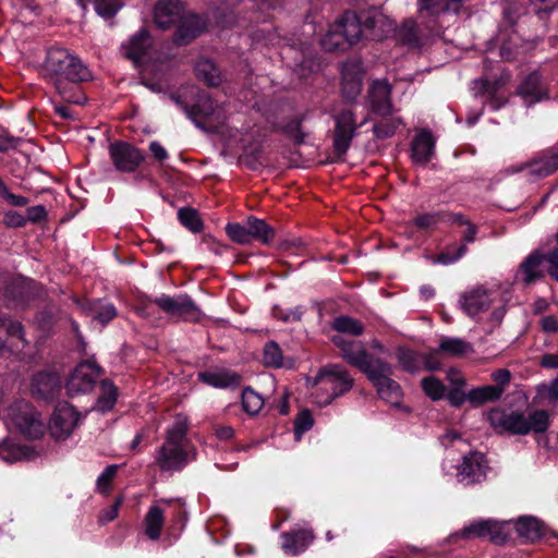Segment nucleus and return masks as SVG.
I'll use <instances>...</instances> for the list:
<instances>
[{
	"mask_svg": "<svg viewBox=\"0 0 558 558\" xmlns=\"http://www.w3.org/2000/svg\"><path fill=\"white\" fill-rule=\"evenodd\" d=\"M44 69L64 101L76 105L86 101L80 83L88 81L92 74L76 54L62 47H52L47 51Z\"/></svg>",
	"mask_w": 558,
	"mask_h": 558,
	"instance_id": "nucleus-1",
	"label": "nucleus"
},
{
	"mask_svg": "<svg viewBox=\"0 0 558 558\" xmlns=\"http://www.w3.org/2000/svg\"><path fill=\"white\" fill-rule=\"evenodd\" d=\"M341 356L363 372L377 388L378 396L386 402L398 405L402 391L400 385L391 378L392 367L387 362L371 355L359 343H351L341 336L333 338Z\"/></svg>",
	"mask_w": 558,
	"mask_h": 558,
	"instance_id": "nucleus-2",
	"label": "nucleus"
},
{
	"mask_svg": "<svg viewBox=\"0 0 558 558\" xmlns=\"http://www.w3.org/2000/svg\"><path fill=\"white\" fill-rule=\"evenodd\" d=\"M391 25L381 14L357 15L354 12H345L337 19L322 38V46L327 51H343L357 44L363 37L379 40Z\"/></svg>",
	"mask_w": 558,
	"mask_h": 558,
	"instance_id": "nucleus-3",
	"label": "nucleus"
},
{
	"mask_svg": "<svg viewBox=\"0 0 558 558\" xmlns=\"http://www.w3.org/2000/svg\"><path fill=\"white\" fill-rule=\"evenodd\" d=\"M189 420L177 414L173 423L166 429L162 445L157 449L155 463L162 472H177L194 459L193 448L187 438Z\"/></svg>",
	"mask_w": 558,
	"mask_h": 558,
	"instance_id": "nucleus-4",
	"label": "nucleus"
},
{
	"mask_svg": "<svg viewBox=\"0 0 558 558\" xmlns=\"http://www.w3.org/2000/svg\"><path fill=\"white\" fill-rule=\"evenodd\" d=\"M487 420L497 432H509L515 435L544 433L549 425V414L545 410H536L529 416L518 411L492 410Z\"/></svg>",
	"mask_w": 558,
	"mask_h": 558,
	"instance_id": "nucleus-5",
	"label": "nucleus"
},
{
	"mask_svg": "<svg viewBox=\"0 0 558 558\" xmlns=\"http://www.w3.org/2000/svg\"><path fill=\"white\" fill-rule=\"evenodd\" d=\"M353 386V379L349 373L339 365L323 367L311 383L312 402L324 407L333 399L348 392Z\"/></svg>",
	"mask_w": 558,
	"mask_h": 558,
	"instance_id": "nucleus-6",
	"label": "nucleus"
},
{
	"mask_svg": "<svg viewBox=\"0 0 558 558\" xmlns=\"http://www.w3.org/2000/svg\"><path fill=\"white\" fill-rule=\"evenodd\" d=\"M154 305L158 306L168 316L185 322H198L202 317L201 310L186 294L174 296L161 294L145 302L137 308V313L143 317H149Z\"/></svg>",
	"mask_w": 558,
	"mask_h": 558,
	"instance_id": "nucleus-7",
	"label": "nucleus"
},
{
	"mask_svg": "<svg viewBox=\"0 0 558 558\" xmlns=\"http://www.w3.org/2000/svg\"><path fill=\"white\" fill-rule=\"evenodd\" d=\"M7 424L28 438H39L44 434V423L39 414L26 401L20 400L10 405Z\"/></svg>",
	"mask_w": 558,
	"mask_h": 558,
	"instance_id": "nucleus-8",
	"label": "nucleus"
},
{
	"mask_svg": "<svg viewBox=\"0 0 558 558\" xmlns=\"http://www.w3.org/2000/svg\"><path fill=\"white\" fill-rule=\"evenodd\" d=\"M82 421L83 415L72 404L59 402L50 417L49 433L56 440H65Z\"/></svg>",
	"mask_w": 558,
	"mask_h": 558,
	"instance_id": "nucleus-9",
	"label": "nucleus"
},
{
	"mask_svg": "<svg viewBox=\"0 0 558 558\" xmlns=\"http://www.w3.org/2000/svg\"><path fill=\"white\" fill-rule=\"evenodd\" d=\"M108 153L114 169L119 172H135L145 160V154L140 148L123 141L111 143Z\"/></svg>",
	"mask_w": 558,
	"mask_h": 558,
	"instance_id": "nucleus-10",
	"label": "nucleus"
},
{
	"mask_svg": "<svg viewBox=\"0 0 558 558\" xmlns=\"http://www.w3.org/2000/svg\"><path fill=\"white\" fill-rule=\"evenodd\" d=\"M100 367L94 361L80 363L66 381V391L71 397L90 391L100 375Z\"/></svg>",
	"mask_w": 558,
	"mask_h": 558,
	"instance_id": "nucleus-11",
	"label": "nucleus"
},
{
	"mask_svg": "<svg viewBox=\"0 0 558 558\" xmlns=\"http://www.w3.org/2000/svg\"><path fill=\"white\" fill-rule=\"evenodd\" d=\"M506 521H497L494 519L475 520L461 531L464 538H489L495 544H502L508 537L506 531Z\"/></svg>",
	"mask_w": 558,
	"mask_h": 558,
	"instance_id": "nucleus-12",
	"label": "nucleus"
},
{
	"mask_svg": "<svg viewBox=\"0 0 558 558\" xmlns=\"http://www.w3.org/2000/svg\"><path fill=\"white\" fill-rule=\"evenodd\" d=\"M496 290L476 287L465 291L460 296L459 302L468 316L477 318L480 314L486 312L496 302Z\"/></svg>",
	"mask_w": 558,
	"mask_h": 558,
	"instance_id": "nucleus-13",
	"label": "nucleus"
},
{
	"mask_svg": "<svg viewBox=\"0 0 558 558\" xmlns=\"http://www.w3.org/2000/svg\"><path fill=\"white\" fill-rule=\"evenodd\" d=\"M546 255L539 250L533 251L520 264L514 279L530 286L544 278Z\"/></svg>",
	"mask_w": 558,
	"mask_h": 558,
	"instance_id": "nucleus-14",
	"label": "nucleus"
},
{
	"mask_svg": "<svg viewBox=\"0 0 558 558\" xmlns=\"http://www.w3.org/2000/svg\"><path fill=\"white\" fill-rule=\"evenodd\" d=\"M357 124L351 110H343L336 117L333 147L338 155H343L350 147Z\"/></svg>",
	"mask_w": 558,
	"mask_h": 558,
	"instance_id": "nucleus-15",
	"label": "nucleus"
},
{
	"mask_svg": "<svg viewBox=\"0 0 558 558\" xmlns=\"http://www.w3.org/2000/svg\"><path fill=\"white\" fill-rule=\"evenodd\" d=\"M487 470L485 457L481 452H471L463 458L462 463L458 469V478L465 484H473L481 482Z\"/></svg>",
	"mask_w": 558,
	"mask_h": 558,
	"instance_id": "nucleus-16",
	"label": "nucleus"
},
{
	"mask_svg": "<svg viewBox=\"0 0 558 558\" xmlns=\"http://www.w3.org/2000/svg\"><path fill=\"white\" fill-rule=\"evenodd\" d=\"M183 12L181 0H158L153 12L154 23L160 29H168L182 17Z\"/></svg>",
	"mask_w": 558,
	"mask_h": 558,
	"instance_id": "nucleus-17",
	"label": "nucleus"
},
{
	"mask_svg": "<svg viewBox=\"0 0 558 558\" xmlns=\"http://www.w3.org/2000/svg\"><path fill=\"white\" fill-rule=\"evenodd\" d=\"M151 47L153 39L149 32L141 28L122 44L121 50L125 58L137 64L149 53Z\"/></svg>",
	"mask_w": 558,
	"mask_h": 558,
	"instance_id": "nucleus-18",
	"label": "nucleus"
},
{
	"mask_svg": "<svg viewBox=\"0 0 558 558\" xmlns=\"http://www.w3.org/2000/svg\"><path fill=\"white\" fill-rule=\"evenodd\" d=\"M179 26L174 34V43L178 45H187L194 40L199 34H202L207 24L206 21L196 14L182 13V17L179 19Z\"/></svg>",
	"mask_w": 558,
	"mask_h": 558,
	"instance_id": "nucleus-19",
	"label": "nucleus"
},
{
	"mask_svg": "<svg viewBox=\"0 0 558 558\" xmlns=\"http://www.w3.org/2000/svg\"><path fill=\"white\" fill-rule=\"evenodd\" d=\"M391 86L387 81H374L368 90V101L373 112L383 117L392 112L390 100Z\"/></svg>",
	"mask_w": 558,
	"mask_h": 558,
	"instance_id": "nucleus-20",
	"label": "nucleus"
},
{
	"mask_svg": "<svg viewBox=\"0 0 558 558\" xmlns=\"http://www.w3.org/2000/svg\"><path fill=\"white\" fill-rule=\"evenodd\" d=\"M59 389L60 378L56 373L40 372L32 378L31 391L32 395L38 399H51Z\"/></svg>",
	"mask_w": 558,
	"mask_h": 558,
	"instance_id": "nucleus-21",
	"label": "nucleus"
},
{
	"mask_svg": "<svg viewBox=\"0 0 558 558\" xmlns=\"http://www.w3.org/2000/svg\"><path fill=\"white\" fill-rule=\"evenodd\" d=\"M282 549L287 555L296 556L303 553L314 539L312 530L298 529L281 534Z\"/></svg>",
	"mask_w": 558,
	"mask_h": 558,
	"instance_id": "nucleus-22",
	"label": "nucleus"
},
{
	"mask_svg": "<svg viewBox=\"0 0 558 558\" xmlns=\"http://www.w3.org/2000/svg\"><path fill=\"white\" fill-rule=\"evenodd\" d=\"M363 73L360 64L345 63L342 69V93L349 100H353L362 90Z\"/></svg>",
	"mask_w": 558,
	"mask_h": 558,
	"instance_id": "nucleus-23",
	"label": "nucleus"
},
{
	"mask_svg": "<svg viewBox=\"0 0 558 558\" xmlns=\"http://www.w3.org/2000/svg\"><path fill=\"white\" fill-rule=\"evenodd\" d=\"M435 141L429 131H421L412 142V159L415 163L425 166L434 155Z\"/></svg>",
	"mask_w": 558,
	"mask_h": 558,
	"instance_id": "nucleus-24",
	"label": "nucleus"
},
{
	"mask_svg": "<svg viewBox=\"0 0 558 558\" xmlns=\"http://www.w3.org/2000/svg\"><path fill=\"white\" fill-rule=\"evenodd\" d=\"M159 504L169 505L170 501L161 499L158 504L151 505L144 518L145 534L151 541L159 539L165 524V510Z\"/></svg>",
	"mask_w": 558,
	"mask_h": 558,
	"instance_id": "nucleus-25",
	"label": "nucleus"
},
{
	"mask_svg": "<svg viewBox=\"0 0 558 558\" xmlns=\"http://www.w3.org/2000/svg\"><path fill=\"white\" fill-rule=\"evenodd\" d=\"M525 167L529 168L530 173L534 175H549L558 168V148L545 154L527 165L520 166L518 169L512 170V172L522 171Z\"/></svg>",
	"mask_w": 558,
	"mask_h": 558,
	"instance_id": "nucleus-26",
	"label": "nucleus"
},
{
	"mask_svg": "<svg viewBox=\"0 0 558 558\" xmlns=\"http://www.w3.org/2000/svg\"><path fill=\"white\" fill-rule=\"evenodd\" d=\"M171 99L186 113V116L195 120L197 117L208 118L215 113L216 104L215 101L206 94H202L198 98V101L193 107L185 106L178 96L172 95Z\"/></svg>",
	"mask_w": 558,
	"mask_h": 558,
	"instance_id": "nucleus-27",
	"label": "nucleus"
},
{
	"mask_svg": "<svg viewBox=\"0 0 558 558\" xmlns=\"http://www.w3.org/2000/svg\"><path fill=\"white\" fill-rule=\"evenodd\" d=\"M519 94L524 98L527 105L535 104L546 98V93L542 88L541 76L537 73L527 75L520 85Z\"/></svg>",
	"mask_w": 558,
	"mask_h": 558,
	"instance_id": "nucleus-28",
	"label": "nucleus"
},
{
	"mask_svg": "<svg viewBox=\"0 0 558 558\" xmlns=\"http://www.w3.org/2000/svg\"><path fill=\"white\" fill-rule=\"evenodd\" d=\"M198 378L215 388H227L240 384V376L230 371L204 372L198 374Z\"/></svg>",
	"mask_w": 558,
	"mask_h": 558,
	"instance_id": "nucleus-29",
	"label": "nucleus"
},
{
	"mask_svg": "<svg viewBox=\"0 0 558 558\" xmlns=\"http://www.w3.org/2000/svg\"><path fill=\"white\" fill-rule=\"evenodd\" d=\"M331 327L333 330L339 332V335H335L331 338V341H333V338L337 336L343 337V339L347 341L344 335L360 336L364 331L363 324L360 320L349 316L336 317L331 324ZM348 342H350V340H348ZM332 343L335 344V342ZM351 343H359L363 348L360 342L351 341Z\"/></svg>",
	"mask_w": 558,
	"mask_h": 558,
	"instance_id": "nucleus-30",
	"label": "nucleus"
},
{
	"mask_svg": "<svg viewBox=\"0 0 558 558\" xmlns=\"http://www.w3.org/2000/svg\"><path fill=\"white\" fill-rule=\"evenodd\" d=\"M245 225L252 241L256 240L264 244H268L272 241L275 231L269 225L266 223L265 220L250 217L247 218Z\"/></svg>",
	"mask_w": 558,
	"mask_h": 558,
	"instance_id": "nucleus-31",
	"label": "nucleus"
},
{
	"mask_svg": "<svg viewBox=\"0 0 558 558\" xmlns=\"http://www.w3.org/2000/svg\"><path fill=\"white\" fill-rule=\"evenodd\" d=\"M31 449L21 446L11 439H4L0 442V459L4 462L13 463L23 459H28Z\"/></svg>",
	"mask_w": 558,
	"mask_h": 558,
	"instance_id": "nucleus-32",
	"label": "nucleus"
},
{
	"mask_svg": "<svg viewBox=\"0 0 558 558\" xmlns=\"http://www.w3.org/2000/svg\"><path fill=\"white\" fill-rule=\"evenodd\" d=\"M517 532L526 539L534 541L542 536V523L534 517H521L515 521Z\"/></svg>",
	"mask_w": 558,
	"mask_h": 558,
	"instance_id": "nucleus-33",
	"label": "nucleus"
},
{
	"mask_svg": "<svg viewBox=\"0 0 558 558\" xmlns=\"http://www.w3.org/2000/svg\"><path fill=\"white\" fill-rule=\"evenodd\" d=\"M501 398V389L492 385L473 388L468 392V401L474 405L492 402Z\"/></svg>",
	"mask_w": 558,
	"mask_h": 558,
	"instance_id": "nucleus-34",
	"label": "nucleus"
},
{
	"mask_svg": "<svg viewBox=\"0 0 558 558\" xmlns=\"http://www.w3.org/2000/svg\"><path fill=\"white\" fill-rule=\"evenodd\" d=\"M195 71L197 77L209 86H217L221 83L220 71L216 64L208 59L198 61Z\"/></svg>",
	"mask_w": 558,
	"mask_h": 558,
	"instance_id": "nucleus-35",
	"label": "nucleus"
},
{
	"mask_svg": "<svg viewBox=\"0 0 558 558\" xmlns=\"http://www.w3.org/2000/svg\"><path fill=\"white\" fill-rule=\"evenodd\" d=\"M88 314L93 319L106 325L117 316V310L113 304L97 300L89 304Z\"/></svg>",
	"mask_w": 558,
	"mask_h": 558,
	"instance_id": "nucleus-36",
	"label": "nucleus"
},
{
	"mask_svg": "<svg viewBox=\"0 0 558 558\" xmlns=\"http://www.w3.org/2000/svg\"><path fill=\"white\" fill-rule=\"evenodd\" d=\"M439 351L451 356H462L472 352V345L460 338L445 337L440 340Z\"/></svg>",
	"mask_w": 558,
	"mask_h": 558,
	"instance_id": "nucleus-37",
	"label": "nucleus"
},
{
	"mask_svg": "<svg viewBox=\"0 0 558 558\" xmlns=\"http://www.w3.org/2000/svg\"><path fill=\"white\" fill-rule=\"evenodd\" d=\"M117 395L116 386L108 379L102 380L100 383V395L96 402L97 410L101 412L111 410L116 403Z\"/></svg>",
	"mask_w": 558,
	"mask_h": 558,
	"instance_id": "nucleus-38",
	"label": "nucleus"
},
{
	"mask_svg": "<svg viewBox=\"0 0 558 558\" xmlns=\"http://www.w3.org/2000/svg\"><path fill=\"white\" fill-rule=\"evenodd\" d=\"M4 328L11 340V347L19 349V344H25L23 326L17 322L8 320L4 316H0V329Z\"/></svg>",
	"mask_w": 558,
	"mask_h": 558,
	"instance_id": "nucleus-39",
	"label": "nucleus"
},
{
	"mask_svg": "<svg viewBox=\"0 0 558 558\" xmlns=\"http://www.w3.org/2000/svg\"><path fill=\"white\" fill-rule=\"evenodd\" d=\"M397 360L401 367L409 373H415L420 369L421 354L415 351L400 348L397 351Z\"/></svg>",
	"mask_w": 558,
	"mask_h": 558,
	"instance_id": "nucleus-40",
	"label": "nucleus"
},
{
	"mask_svg": "<svg viewBox=\"0 0 558 558\" xmlns=\"http://www.w3.org/2000/svg\"><path fill=\"white\" fill-rule=\"evenodd\" d=\"M264 400L260 395L251 388H245L242 392L243 410L250 415H256L263 408Z\"/></svg>",
	"mask_w": 558,
	"mask_h": 558,
	"instance_id": "nucleus-41",
	"label": "nucleus"
},
{
	"mask_svg": "<svg viewBox=\"0 0 558 558\" xmlns=\"http://www.w3.org/2000/svg\"><path fill=\"white\" fill-rule=\"evenodd\" d=\"M400 39L409 47H420L418 27L415 21H405L399 29Z\"/></svg>",
	"mask_w": 558,
	"mask_h": 558,
	"instance_id": "nucleus-42",
	"label": "nucleus"
},
{
	"mask_svg": "<svg viewBox=\"0 0 558 558\" xmlns=\"http://www.w3.org/2000/svg\"><path fill=\"white\" fill-rule=\"evenodd\" d=\"M180 222L192 232H199L203 228L202 220L196 210L192 208H181L178 213Z\"/></svg>",
	"mask_w": 558,
	"mask_h": 558,
	"instance_id": "nucleus-43",
	"label": "nucleus"
},
{
	"mask_svg": "<svg viewBox=\"0 0 558 558\" xmlns=\"http://www.w3.org/2000/svg\"><path fill=\"white\" fill-rule=\"evenodd\" d=\"M422 388L432 400H440L446 392L445 385L434 376L423 378Z\"/></svg>",
	"mask_w": 558,
	"mask_h": 558,
	"instance_id": "nucleus-44",
	"label": "nucleus"
},
{
	"mask_svg": "<svg viewBox=\"0 0 558 558\" xmlns=\"http://www.w3.org/2000/svg\"><path fill=\"white\" fill-rule=\"evenodd\" d=\"M399 119L384 118L379 123L374 124L373 131L377 138L391 137L400 125Z\"/></svg>",
	"mask_w": 558,
	"mask_h": 558,
	"instance_id": "nucleus-45",
	"label": "nucleus"
},
{
	"mask_svg": "<svg viewBox=\"0 0 558 558\" xmlns=\"http://www.w3.org/2000/svg\"><path fill=\"white\" fill-rule=\"evenodd\" d=\"M226 231L228 236L235 243L248 244L252 242V239L247 232L246 225H241L238 222L228 223L226 227Z\"/></svg>",
	"mask_w": 558,
	"mask_h": 558,
	"instance_id": "nucleus-46",
	"label": "nucleus"
},
{
	"mask_svg": "<svg viewBox=\"0 0 558 558\" xmlns=\"http://www.w3.org/2000/svg\"><path fill=\"white\" fill-rule=\"evenodd\" d=\"M466 251L468 248L464 244L451 245L437 256L436 262L444 265L452 264L460 259L466 253Z\"/></svg>",
	"mask_w": 558,
	"mask_h": 558,
	"instance_id": "nucleus-47",
	"label": "nucleus"
},
{
	"mask_svg": "<svg viewBox=\"0 0 558 558\" xmlns=\"http://www.w3.org/2000/svg\"><path fill=\"white\" fill-rule=\"evenodd\" d=\"M445 220V216L441 213H426L416 216L413 223L423 230L435 228L440 221Z\"/></svg>",
	"mask_w": 558,
	"mask_h": 558,
	"instance_id": "nucleus-48",
	"label": "nucleus"
},
{
	"mask_svg": "<svg viewBox=\"0 0 558 558\" xmlns=\"http://www.w3.org/2000/svg\"><path fill=\"white\" fill-rule=\"evenodd\" d=\"M314 424L313 416L308 410L301 411L294 421V435L300 440L302 435L310 430Z\"/></svg>",
	"mask_w": 558,
	"mask_h": 558,
	"instance_id": "nucleus-49",
	"label": "nucleus"
},
{
	"mask_svg": "<svg viewBox=\"0 0 558 558\" xmlns=\"http://www.w3.org/2000/svg\"><path fill=\"white\" fill-rule=\"evenodd\" d=\"M417 3L421 16L424 14L428 16H437L441 12L449 11L447 9V2L442 4L439 0H417Z\"/></svg>",
	"mask_w": 558,
	"mask_h": 558,
	"instance_id": "nucleus-50",
	"label": "nucleus"
},
{
	"mask_svg": "<svg viewBox=\"0 0 558 558\" xmlns=\"http://www.w3.org/2000/svg\"><path fill=\"white\" fill-rule=\"evenodd\" d=\"M264 362L266 365L280 367L282 365V353L276 342H268L264 348Z\"/></svg>",
	"mask_w": 558,
	"mask_h": 558,
	"instance_id": "nucleus-51",
	"label": "nucleus"
},
{
	"mask_svg": "<svg viewBox=\"0 0 558 558\" xmlns=\"http://www.w3.org/2000/svg\"><path fill=\"white\" fill-rule=\"evenodd\" d=\"M120 3L118 0H96L95 1V11L98 15L109 19L117 14L120 9Z\"/></svg>",
	"mask_w": 558,
	"mask_h": 558,
	"instance_id": "nucleus-52",
	"label": "nucleus"
},
{
	"mask_svg": "<svg viewBox=\"0 0 558 558\" xmlns=\"http://www.w3.org/2000/svg\"><path fill=\"white\" fill-rule=\"evenodd\" d=\"M118 471V465H108L97 478V489L101 494H107L110 489L112 480Z\"/></svg>",
	"mask_w": 558,
	"mask_h": 558,
	"instance_id": "nucleus-53",
	"label": "nucleus"
},
{
	"mask_svg": "<svg viewBox=\"0 0 558 558\" xmlns=\"http://www.w3.org/2000/svg\"><path fill=\"white\" fill-rule=\"evenodd\" d=\"M537 393L541 399L547 401L558 400V377L547 384H542L537 387Z\"/></svg>",
	"mask_w": 558,
	"mask_h": 558,
	"instance_id": "nucleus-54",
	"label": "nucleus"
},
{
	"mask_svg": "<svg viewBox=\"0 0 558 558\" xmlns=\"http://www.w3.org/2000/svg\"><path fill=\"white\" fill-rule=\"evenodd\" d=\"M492 379L495 381V385L492 386L494 388H500L502 396L511 380V374L507 368H499L492 374Z\"/></svg>",
	"mask_w": 558,
	"mask_h": 558,
	"instance_id": "nucleus-55",
	"label": "nucleus"
},
{
	"mask_svg": "<svg viewBox=\"0 0 558 558\" xmlns=\"http://www.w3.org/2000/svg\"><path fill=\"white\" fill-rule=\"evenodd\" d=\"M505 314H506L505 303L499 302V304H497L493 307V311L490 313L489 320H488V327H487L486 331L492 332L493 329L501 323Z\"/></svg>",
	"mask_w": 558,
	"mask_h": 558,
	"instance_id": "nucleus-56",
	"label": "nucleus"
},
{
	"mask_svg": "<svg viewBox=\"0 0 558 558\" xmlns=\"http://www.w3.org/2000/svg\"><path fill=\"white\" fill-rule=\"evenodd\" d=\"M439 348L428 353L421 354V363L427 371H437L441 366V362L438 359Z\"/></svg>",
	"mask_w": 558,
	"mask_h": 558,
	"instance_id": "nucleus-57",
	"label": "nucleus"
},
{
	"mask_svg": "<svg viewBox=\"0 0 558 558\" xmlns=\"http://www.w3.org/2000/svg\"><path fill=\"white\" fill-rule=\"evenodd\" d=\"M284 132L298 144L303 143L304 133L301 131V122L292 121L286 125Z\"/></svg>",
	"mask_w": 558,
	"mask_h": 558,
	"instance_id": "nucleus-58",
	"label": "nucleus"
},
{
	"mask_svg": "<svg viewBox=\"0 0 558 558\" xmlns=\"http://www.w3.org/2000/svg\"><path fill=\"white\" fill-rule=\"evenodd\" d=\"M20 143H21V138L14 137L7 132L0 134V151L1 153L17 148Z\"/></svg>",
	"mask_w": 558,
	"mask_h": 558,
	"instance_id": "nucleus-59",
	"label": "nucleus"
},
{
	"mask_svg": "<svg viewBox=\"0 0 558 558\" xmlns=\"http://www.w3.org/2000/svg\"><path fill=\"white\" fill-rule=\"evenodd\" d=\"M546 262L548 263V272L553 279L558 282V248L550 251L546 255Z\"/></svg>",
	"mask_w": 558,
	"mask_h": 558,
	"instance_id": "nucleus-60",
	"label": "nucleus"
},
{
	"mask_svg": "<svg viewBox=\"0 0 558 558\" xmlns=\"http://www.w3.org/2000/svg\"><path fill=\"white\" fill-rule=\"evenodd\" d=\"M4 223L9 227H22L26 223V218L21 214L10 210L4 215Z\"/></svg>",
	"mask_w": 558,
	"mask_h": 558,
	"instance_id": "nucleus-61",
	"label": "nucleus"
},
{
	"mask_svg": "<svg viewBox=\"0 0 558 558\" xmlns=\"http://www.w3.org/2000/svg\"><path fill=\"white\" fill-rule=\"evenodd\" d=\"M447 399L451 405L460 407L464 401L468 400V393L463 392L460 387L453 388L448 392Z\"/></svg>",
	"mask_w": 558,
	"mask_h": 558,
	"instance_id": "nucleus-62",
	"label": "nucleus"
},
{
	"mask_svg": "<svg viewBox=\"0 0 558 558\" xmlns=\"http://www.w3.org/2000/svg\"><path fill=\"white\" fill-rule=\"evenodd\" d=\"M46 216V209L41 205L33 206L27 209V219L33 222L43 220Z\"/></svg>",
	"mask_w": 558,
	"mask_h": 558,
	"instance_id": "nucleus-63",
	"label": "nucleus"
},
{
	"mask_svg": "<svg viewBox=\"0 0 558 558\" xmlns=\"http://www.w3.org/2000/svg\"><path fill=\"white\" fill-rule=\"evenodd\" d=\"M149 150L151 155L158 160L163 161L168 158V153L160 143L154 141L149 144Z\"/></svg>",
	"mask_w": 558,
	"mask_h": 558,
	"instance_id": "nucleus-64",
	"label": "nucleus"
}]
</instances>
